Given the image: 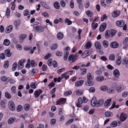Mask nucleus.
<instances>
[{"label":"nucleus","mask_w":128,"mask_h":128,"mask_svg":"<svg viewBox=\"0 0 128 128\" xmlns=\"http://www.w3.org/2000/svg\"><path fill=\"white\" fill-rule=\"evenodd\" d=\"M33 24V29L35 32L41 33L44 31V28L38 22H36Z\"/></svg>","instance_id":"nucleus-1"},{"label":"nucleus","mask_w":128,"mask_h":128,"mask_svg":"<svg viewBox=\"0 0 128 128\" xmlns=\"http://www.w3.org/2000/svg\"><path fill=\"white\" fill-rule=\"evenodd\" d=\"M8 107L10 110L12 111H14L15 109V106L14 102L10 100L8 102Z\"/></svg>","instance_id":"nucleus-2"},{"label":"nucleus","mask_w":128,"mask_h":128,"mask_svg":"<svg viewBox=\"0 0 128 128\" xmlns=\"http://www.w3.org/2000/svg\"><path fill=\"white\" fill-rule=\"evenodd\" d=\"M66 101V98H61L58 100L56 101V105H61L65 103Z\"/></svg>","instance_id":"nucleus-3"},{"label":"nucleus","mask_w":128,"mask_h":128,"mask_svg":"<svg viewBox=\"0 0 128 128\" xmlns=\"http://www.w3.org/2000/svg\"><path fill=\"white\" fill-rule=\"evenodd\" d=\"M110 47L113 48H116L119 46V44L116 42L114 41L110 43Z\"/></svg>","instance_id":"nucleus-4"},{"label":"nucleus","mask_w":128,"mask_h":128,"mask_svg":"<svg viewBox=\"0 0 128 128\" xmlns=\"http://www.w3.org/2000/svg\"><path fill=\"white\" fill-rule=\"evenodd\" d=\"M25 62L24 60H20L18 64V68L19 70H20L23 68L24 66V62Z\"/></svg>","instance_id":"nucleus-5"},{"label":"nucleus","mask_w":128,"mask_h":128,"mask_svg":"<svg viewBox=\"0 0 128 128\" xmlns=\"http://www.w3.org/2000/svg\"><path fill=\"white\" fill-rule=\"evenodd\" d=\"M127 118V116L126 114L122 113L120 116V120L121 122H124L126 119Z\"/></svg>","instance_id":"nucleus-6"},{"label":"nucleus","mask_w":128,"mask_h":128,"mask_svg":"<svg viewBox=\"0 0 128 128\" xmlns=\"http://www.w3.org/2000/svg\"><path fill=\"white\" fill-rule=\"evenodd\" d=\"M40 4L44 8L48 9H50V6L46 2L42 1L40 2Z\"/></svg>","instance_id":"nucleus-7"},{"label":"nucleus","mask_w":128,"mask_h":128,"mask_svg":"<svg viewBox=\"0 0 128 128\" xmlns=\"http://www.w3.org/2000/svg\"><path fill=\"white\" fill-rule=\"evenodd\" d=\"M107 26V24L106 22L102 23L100 25L99 28V31L101 32H103Z\"/></svg>","instance_id":"nucleus-8"},{"label":"nucleus","mask_w":128,"mask_h":128,"mask_svg":"<svg viewBox=\"0 0 128 128\" xmlns=\"http://www.w3.org/2000/svg\"><path fill=\"white\" fill-rule=\"evenodd\" d=\"M116 25L118 27H122L125 24L123 20H117L116 22Z\"/></svg>","instance_id":"nucleus-9"},{"label":"nucleus","mask_w":128,"mask_h":128,"mask_svg":"<svg viewBox=\"0 0 128 128\" xmlns=\"http://www.w3.org/2000/svg\"><path fill=\"white\" fill-rule=\"evenodd\" d=\"M90 102L92 106L94 107L96 106L97 101L96 98V97H93L92 99Z\"/></svg>","instance_id":"nucleus-10"},{"label":"nucleus","mask_w":128,"mask_h":128,"mask_svg":"<svg viewBox=\"0 0 128 128\" xmlns=\"http://www.w3.org/2000/svg\"><path fill=\"white\" fill-rule=\"evenodd\" d=\"M42 90L40 89L38 90L35 91L34 93V95L35 97L37 98L42 93Z\"/></svg>","instance_id":"nucleus-11"},{"label":"nucleus","mask_w":128,"mask_h":128,"mask_svg":"<svg viewBox=\"0 0 128 128\" xmlns=\"http://www.w3.org/2000/svg\"><path fill=\"white\" fill-rule=\"evenodd\" d=\"M38 72V70L37 69H34L32 70L31 72V74L32 76H35L36 75Z\"/></svg>","instance_id":"nucleus-12"},{"label":"nucleus","mask_w":128,"mask_h":128,"mask_svg":"<svg viewBox=\"0 0 128 128\" xmlns=\"http://www.w3.org/2000/svg\"><path fill=\"white\" fill-rule=\"evenodd\" d=\"M82 104V99L81 98H79L78 100V102L76 104V106L78 108H80Z\"/></svg>","instance_id":"nucleus-13"},{"label":"nucleus","mask_w":128,"mask_h":128,"mask_svg":"<svg viewBox=\"0 0 128 128\" xmlns=\"http://www.w3.org/2000/svg\"><path fill=\"white\" fill-rule=\"evenodd\" d=\"M84 81L82 80H80L76 82L75 84V86L77 87H79L82 86L84 83Z\"/></svg>","instance_id":"nucleus-14"},{"label":"nucleus","mask_w":128,"mask_h":128,"mask_svg":"<svg viewBox=\"0 0 128 128\" xmlns=\"http://www.w3.org/2000/svg\"><path fill=\"white\" fill-rule=\"evenodd\" d=\"M92 46V44L91 42H87L86 44L84 46L86 49H89L91 48Z\"/></svg>","instance_id":"nucleus-15"},{"label":"nucleus","mask_w":128,"mask_h":128,"mask_svg":"<svg viewBox=\"0 0 128 128\" xmlns=\"http://www.w3.org/2000/svg\"><path fill=\"white\" fill-rule=\"evenodd\" d=\"M124 86L122 85H118L116 88V89L117 92H119L124 89Z\"/></svg>","instance_id":"nucleus-16"},{"label":"nucleus","mask_w":128,"mask_h":128,"mask_svg":"<svg viewBox=\"0 0 128 128\" xmlns=\"http://www.w3.org/2000/svg\"><path fill=\"white\" fill-rule=\"evenodd\" d=\"M92 80H87L85 83L86 85L89 86H92L94 85V82Z\"/></svg>","instance_id":"nucleus-17"},{"label":"nucleus","mask_w":128,"mask_h":128,"mask_svg":"<svg viewBox=\"0 0 128 128\" xmlns=\"http://www.w3.org/2000/svg\"><path fill=\"white\" fill-rule=\"evenodd\" d=\"M68 60L70 61H72V62H74L76 60L74 56V55L72 54L70 55L68 58Z\"/></svg>","instance_id":"nucleus-18"},{"label":"nucleus","mask_w":128,"mask_h":128,"mask_svg":"<svg viewBox=\"0 0 128 128\" xmlns=\"http://www.w3.org/2000/svg\"><path fill=\"white\" fill-rule=\"evenodd\" d=\"M27 35L26 34H21L19 37V40L20 42H24V40L26 37Z\"/></svg>","instance_id":"nucleus-19"},{"label":"nucleus","mask_w":128,"mask_h":128,"mask_svg":"<svg viewBox=\"0 0 128 128\" xmlns=\"http://www.w3.org/2000/svg\"><path fill=\"white\" fill-rule=\"evenodd\" d=\"M54 8L56 9H59L60 8V6L59 2L58 1L55 2L54 3Z\"/></svg>","instance_id":"nucleus-20"},{"label":"nucleus","mask_w":128,"mask_h":128,"mask_svg":"<svg viewBox=\"0 0 128 128\" xmlns=\"http://www.w3.org/2000/svg\"><path fill=\"white\" fill-rule=\"evenodd\" d=\"M104 101L102 99H100L97 101L96 106H102L104 103Z\"/></svg>","instance_id":"nucleus-21"},{"label":"nucleus","mask_w":128,"mask_h":128,"mask_svg":"<svg viewBox=\"0 0 128 128\" xmlns=\"http://www.w3.org/2000/svg\"><path fill=\"white\" fill-rule=\"evenodd\" d=\"M113 74L114 76L116 78L118 77L120 75V72L117 69H116L114 70Z\"/></svg>","instance_id":"nucleus-22"},{"label":"nucleus","mask_w":128,"mask_h":128,"mask_svg":"<svg viewBox=\"0 0 128 128\" xmlns=\"http://www.w3.org/2000/svg\"><path fill=\"white\" fill-rule=\"evenodd\" d=\"M13 26L12 25H10L7 27L6 30V32L7 33H10L12 30Z\"/></svg>","instance_id":"nucleus-23"},{"label":"nucleus","mask_w":128,"mask_h":128,"mask_svg":"<svg viewBox=\"0 0 128 128\" xmlns=\"http://www.w3.org/2000/svg\"><path fill=\"white\" fill-rule=\"evenodd\" d=\"M57 38L58 40H61L64 37V34L61 32H58L57 34Z\"/></svg>","instance_id":"nucleus-24"},{"label":"nucleus","mask_w":128,"mask_h":128,"mask_svg":"<svg viewBox=\"0 0 128 128\" xmlns=\"http://www.w3.org/2000/svg\"><path fill=\"white\" fill-rule=\"evenodd\" d=\"M120 14V11H114V14H112V16L114 18H116Z\"/></svg>","instance_id":"nucleus-25"},{"label":"nucleus","mask_w":128,"mask_h":128,"mask_svg":"<svg viewBox=\"0 0 128 128\" xmlns=\"http://www.w3.org/2000/svg\"><path fill=\"white\" fill-rule=\"evenodd\" d=\"M86 13L87 16L90 18L92 17L93 15V12L89 10H87L86 12Z\"/></svg>","instance_id":"nucleus-26"},{"label":"nucleus","mask_w":128,"mask_h":128,"mask_svg":"<svg viewBox=\"0 0 128 128\" xmlns=\"http://www.w3.org/2000/svg\"><path fill=\"white\" fill-rule=\"evenodd\" d=\"M96 48L98 50H100L101 48V45L100 43L98 42H96L94 44Z\"/></svg>","instance_id":"nucleus-27"},{"label":"nucleus","mask_w":128,"mask_h":128,"mask_svg":"<svg viewBox=\"0 0 128 128\" xmlns=\"http://www.w3.org/2000/svg\"><path fill=\"white\" fill-rule=\"evenodd\" d=\"M122 64L125 65L126 68H128V58H125L124 59Z\"/></svg>","instance_id":"nucleus-28"},{"label":"nucleus","mask_w":128,"mask_h":128,"mask_svg":"<svg viewBox=\"0 0 128 128\" xmlns=\"http://www.w3.org/2000/svg\"><path fill=\"white\" fill-rule=\"evenodd\" d=\"M111 101V99H108L107 100L104 104V106L105 107H107L109 106L110 103Z\"/></svg>","instance_id":"nucleus-29"},{"label":"nucleus","mask_w":128,"mask_h":128,"mask_svg":"<svg viewBox=\"0 0 128 128\" xmlns=\"http://www.w3.org/2000/svg\"><path fill=\"white\" fill-rule=\"evenodd\" d=\"M16 119L13 118H10L8 120V123L9 124H12L15 121Z\"/></svg>","instance_id":"nucleus-30"},{"label":"nucleus","mask_w":128,"mask_h":128,"mask_svg":"<svg viewBox=\"0 0 128 128\" xmlns=\"http://www.w3.org/2000/svg\"><path fill=\"white\" fill-rule=\"evenodd\" d=\"M104 78L103 76H98L96 78V80L98 82H101L103 81Z\"/></svg>","instance_id":"nucleus-31"},{"label":"nucleus","mask_w":128,"mask_h":128,"mask_svg":"<svg viewBox=\"0 0 128 128\" xmlns=\"http://www.w3.org/2000/svg\"><path fill=\"white\" fill-rule=\"evenodd\" d=\"M110 31V34L111 36V37H112L114 36L117 32L116 30H112Z\"/></svg>","instance_id":"nucleus-32"},{"label":"nucleus","mask_w":128,"mask_h":128,"mask_svg":"<svg viewBox=\"0 0 128 128\" xmlns=\"http://www.w3.org/2000/svg\"><path fill=\"white\" fill-rule=\"evenodd\" d=\"M92 49L89 50H85L84 52V53L87 56H89L92 53Z\"/></svg>","instance_id":"nucleus-33"},{"label":"nucleus","mask_w":128,"mask_h":128,"mask_svg":"<svg viewBox=\"0 0 128 128\" xmlns=\"http://www.w3.org/2000/svg\"><path fill=\"white\" fill-rule=\"evenodd\" d=\"M5 53L6 56L7 57H9L11 56V54L10 52V50L9 49L5 50Z\"/></svg>","instance_id":"nucleus-34"},{"label":"nucleus","mask_w":128,"mask_h":128,"mask_svg":"<svg viewBox=\"0 0 128 128\" xmlns=\"http://www.w3.org/2000/svg\"><path fill=\"white\" fill-rule=\"evenodd\" d=\"M105 115L106 117H110L113 116V114L112 112H105Z\"/></svg>","instance_id":"nucleus-35"},{"label":"nucleus","mask_w":128,"mask_h":128,"mask_svg":"<svg viewBox=\"0 0 128 128\" xmlns=\"http://www.w3.org/2000/svg\"><path fill=\"white\" fill-rule=\"evenodd\" d=\"M102 44L104 48H107L108 47L109 45V43L108 41L106 40H104L102 42Z\"/></svg>","instance_id":"nucleus-36"},{"label":"nucleus","mask_w":128,"mask_h":128,"mask_svg":"<svg viewBox=\"0 0 128 128\" xmlns=\"http://www.w3.org/2000/svg\"><path fill=\"white\" fill-rule=\"evenodd\" d=\"M98 24L97 23L92 22L91 24V27L93 30L96 29L98 26Z\"/></svg>","instance_id":"nucleus-37"},{"label":"nucleus","mask_w":128,"mask_h":128,"mask_svg":"<svg viewBox=\"0 0 128 128\" xmlns=\"http://www.w3.org/2000/svg\"><path fill=\"white\" fill-rule=\"evenodd\" d=\"M64 21L65 23H67L68 25H70L72 23V21L70 20L68 18H66L65 19Z\"/></svg>","instance_id":"nucleus-38"},{"label":"nucleus","mask_w":128,"mask_h":128,"mask_svg":"<svg viewBox=\"0 0 128 128\" xmlns=\"http://www.w3.org/2000/svg\"><path fill=\"white\" fill-rule=\"evenodd\" d=\"M10 44V40L7 39H5L4 42L3 44L6 46H8Z\"/></svg>","instance_id":"nucleus-39"},{"label":"nucleus","mask_w":128,"mask_h":128,"mask_svg":"<svg viewBox=\"0 0 128 128\" xmlns=\"http://www.w3.org/2000/svg\"><path fill=\"white\" fill-rule=\"evenodd\" d=\"M30 107V105L28 104H25L24 106V109L26 111H28L29 110Z\"/></svg>","instance_id":"nucleus-40"},{"label":"nucleus","mask_w":128,"mask_h":128,"mask_svg":"<svg viewBox=\"0 0 128 128\" xmlns=\"http://www.w3.org/2000/svg\"><path fill=\"white\" fill-rule=\"evenodd\" d=\"M10 10L9 8H8L6 11V15L7 18H8L10 15Z\"/></svg>","instance_id":"nucleus-41"},{"label":"nucleus","mask_w":128,"mask_h":128,"mask_svg":"<svg viewBox=\"0 0 128 128\" xmlns=\"http://www.w3.org/2000/svg\"><path fill=\"white\" fill-rule=\"evenodd\" d=\"M80 70L81 71V74L82 75H84L86 74L87 71V69L86 68H80Z\"/></svg>","instance_id":"nucleus-42"},{"label":"nucleus","mask_w":128,"mask_h":128,"mask_svg":"<svg viewBox=\"0 0 128 128\" xmlns=\"http://www.w3.org/2000/svg\"><path fill=\"white\" fill-rule=\"evenodd\" d=\"M117 125V123L116 121H113L110 124V126L112 127H115Z\"/></svg>","instance_id":"nucleus-43"},{"label":"nucleus","mask_w":128,"mask_h":128,"mask_svg":"<svg viewBox=\"0 0 128 128\" xmlns=\"http://www.w3.org/2000/svg\"><path fill=\"white\" fill-rule=\"evenodd\" d=\"M110 30H107L105 32V36L106 38H109L110 36Z\"/></svg>","instance_id":"nucleus-44"},{"label":"nucleus","mask_w":128,"mask_h":128,"mask_svg":"<svg viewBox=\"0 0 128 128\" xmlns=\"http://www.w3.org/2000/svg\"><path fill=\"white\" fill-rule=\"evenodd\" d=\"M87 80H92L93 78L90 72L88 73L87 74Z\"/></svg>","instance_id":"nucleus-45"},{"label":"nucleus","mask_w":128,"mask_h":128,"mask_svg":"<svg viewBox=\"0 0 128 128\" xmlns=\"http://www.w3.org/2000/svg\"><path fill=\"white\" fill-rule=\"evenodd\" d=\"M5 96L6 98L8 99H10L12 97L10 94L7 92H5Z\"/></svg>","instance_id":"nucleus-46"},{"label":"nucleus","mask_w":128,"mask_h":128,"mask_svg":"<svg viewBox=\"0 0 128 128\" xmlns=\"http://www.w3.org/2000/svg\"><path fill=\"white\" fill-rule=\"evenodd\" d=\"M115 56L114 54H110L109 57V59L111 61H114L115 59Z\"/></svg>","instance_id":"nucleus-47"},{"label":"nucleus","mask_w":128,"mask_h":128,"mask_svg":"<svg viewBox=\"0 0 128 128\" xmlns=\"http://www.w3.org/2000/svg\"><path fill=\"white\" fill-rule=\"evenodd\" d=\"M121 57L120 56L118 57L116 61V63L119 66L120 65L121 63Z\"/></svg>","instance_id":"nucleus-48"},{"label":"nucleus","mask_w":128,"mask_h":128,"mask_svg":"<svg viewBox=\"0 0 128 128\" xmlns=\"http://www.w3.org/2000/svg\"><path fill=\"white\" fill-rule=\"evenodd\" d=\"M20 23V22L19 20H15L14 21V24L16 27V28L19 26Z\"/></svg>","instance_id":"nucleus-49"},{"label":"nucleus","mask_w":128,"mask_h":128,"mask_svg":"<svg viewBox=\"0 0 128 128\" xmlns=\"http://www.w3.org/2000/svg\"><path fill=\"white\" fill-rule=\"evenodd\" d=\"M23 109V107L21 105H19L18 106L17 108V111L18 112H21Z\"/></svg>","instance_id":"nucleus-50"},{"label":"nucleus","mask_w":128,"mask_h":128,"mask_svg":"<svg viewBox=\"0 0 128 128\" xmlns=\"http://www.w3.org/2000/svg\"><path fill=\"white\" fill-rule=\"evenodd\" d=\"M8 78L7 76H3L1 77V80L4 82H5L6 81L8 80Z\"/></svg>","instance_id":"nucleus-51"},{"label":"nucleus","mask_w":128,"mask_h":128,"mask_svg":"<svg viewBox=\"0 0 128 128\" xmlns=\"http://www.w3.org/2000/svg\"><path fill=\"white\" fill-rule=\"evenodd\" d=\"M72 93V92L71 90H69L64 92L63 94L64 96H67L71 94Z\"/></svg>","instance_id":"nucleus-52"},{"label":"nucleus","mask_w":128,"mask_h":128,"mask_svg":"<svg viewBox=\"0 0 128 128\" xmlns=\"http://www.w3.org/2000/svg\"><path fill=\"white\" fill-rule=\"evenodd\" d=\"M108 88L107 86H102L100 88V89L101 90L104 91L106 90Z\"/></svg>","instance_id":"nucleus-53"},{"label":"nucleus","mask_w":128,"mask_h":128,"mask_svg":"<svg viewBox=\"0 0 128 128\" xmlns=\"http://www.w3.org/2000/svg\"><path fill=\"white\" fill-rule=\"evenodd\" d=\"M8 61L7 60H6L4 62V68H7L8 67Z\"/></svg>","instance_id":"nucleus-54"},{"label":"nucleus","mask_w":128,"mask_h":128,"mask_svg":"<svg viewBox=\"0 0 128 128\" xmlns=\"http://www.w3.org/2000/svg\"><path fill=\"white\" fill-rule=\"evenodd\" d=\"M58 47V44H57L56 43L52 45L51 46V49L52 50H54Z\"/></svg>","instance_id":"nucleus-55"},{"label":"nucleus","mask_w":128,"mask_h":128,"mask_svg":"<svg viewBox=\"0 0 128 128\" xmlns=\"http://www.w3.org/2000/svg\"><path fill=\"white\" fill-rule=\"evenodd\" d=\"M30 86L31 88L34 89L36 88V83L34 82H31L30 84Z\"/></svg>","instance_id":"nucleus-56"},{"label":"nucleus","mask_w":128,"mask_h":128,"mask_svg":"<svg viewBox=\"0 0 128 128\" xmlns=\"http://www.w3.org/2000/svg\"><path fill=\"white\" fill-rule=\"evenodd\" d=\"M51 56V54L50 53H49L45 56L44 57V58L45 60H47Z\"/></svg>","instance_id":"nucleus-57"},{"label":"nucleus","mask_w":128,"mask_h":128,"mask_svg":"<svg viewBox=\"0 0 128 128\" xmlns=\"http://www.w3.org/2000/svg\"><path fill=\"white\" fill-rule=\"evenodd\" d=\"M60 4L61 6L63 8H64L66 6V2L63 0H61L60 2Z\"/></svg>","instance_id":"nucleus-58"},{"label":"nucleus","mask_w":128,"mask_h":128,"mask_svg":"<svg viewBox=\"0 0 128 128\" xmlns=\"http://www.w3.org/2000/svg\"><path fill=\"white\" fill-rule=\"evenodd\" d=\"M56 122V120L55 119H52L50 121V124L52 126L55 124Z\"/></svg>","instance_id":"nucleus-59"},{"label":"nucleus","mask_w":128,"mask_h":128,"mask_svg":"<svg viewBox=\"0 0 128 128\" xmlns=\"http://www.w3.org/2000/svg\"><path fill=\"white\" fill-rule=\"evenodd\" d=\"M69 55V52H66L64 54V60L65 61L67 60L68 56Z\"/></svg>","instance_id":"nucleus-60"},{"label":"nucleus","mask_w":128,"mask_h":128,"mask_svg":"<svg viewBox=\"0 0 128 128\" xmlns=\"http://www.w3.org/2000/svg\"><path fill=\"white\" fill-rule=\"evenodd\" d=\"M52 58H50L48 60L47 64L49 66H51L52 65Z\"/></svg>","instance_id":"nucleus-61"},{"label":"nucleus","mask_w":128,"mask_h":128,"mask_svg":"<svg viewBox=\"0 0 128 128\" xmlns=\"http://www.w3.org/2000/svg\"><path fill=\"white\" fill-rule=\"evenodd\" d=\"M30 12L28 9L26 10L24 12V16H28L29 15Z\"/></svg>","instance_id":"nucleus-62"},{"label":"nucleus","mask_w":128,"mask_h":128,"mask_svg":"<svg viewBox=\"0 0 128 128\" xmlns=\"http://www.w3.org/2000/svg\"><path fill=\"white\" fill-rule=\"evenodd\" d=\"M108 18V17L106 14H104L101 18V20L102 21H103L104 20H106Z\"/></svg>","instance_id":"nucleus-63"},{"label":"nucleus","mask_w":128,"mask_h":128,"mask_svg":"<svg viewBox=\"0 0 128 128\" xmlns=\"http://www.w3.org/2000/svg\"><path fill=\"white\" fill-rule=\"evenodd\" d=\"M12 92V93L15 94L16 92V88L15 86H12L11 89Z\"/></svg>","instance_id":"nucleus-64"}]
</instances>
